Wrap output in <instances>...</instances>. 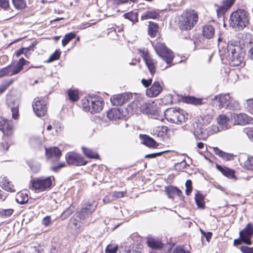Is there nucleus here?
<instances>
[{"label": "nucleus", "instance_id": "57", "mask_svg": "<svg viewBox=\"0 0 253 253\" xmlns=\"http://www.w3.org/2000/svg\"><path fill=\"white\" fill-rule=\"evenodd\" d=\"M66 164L64 162L61 163L56 166L52 167L51 169L55 172H57L60 169L64 167Z\"/></svg>", "mask_w": 253, "mask_h": 253}, {"label": "nucleus", "instance_id": "31", "mask_svg": "<svg viewBox=\"0 0 253 253\" xmlns=\"http://www.w3.org/2000/svg\"><path fill=\"white\" fill-rule=\"evenodd\" d=\"M216 168L225 176L230 178H234L235 177V171L233 170L225 167H223L218 164H216Z\"/></svg>", "mask_w": 253, "mask_h": 253}, {"label": "nucleus", "instance_id": "64", "mask_svg": "<svg viewBox=\"0 0 253 253\" xmlns=\"http://www.w3.org/2000/svg\"><path fill=\"white\" fill-rule=\"evenodd\" d=\"M26 51V49L25 48H21L19 50H17L15 52V55L16 57H19L21 54H23L24 53V51Z\"/></svg>", "mask_w": 253, "mask_h": 253}, {"label": "nucleus", "instance_id": "45", "mask_svg": "<svg viewBox=\"0 0 253 253\" xmlns=\"http://www.w3.org/2000/svg\"><path fill=\"white\" fill-rule=\"evenodd\" d=\"M138 13L136 11H131L127 12V19L131 22L132 25L138 21Z\"/></svg>", "mask_w": 253, "mask_h": 253}, {"label": "nucleus", "instance_id": "46", "mask_svg": "<svg viewBox=\"0 0 253 253\" xmlns=\"http://www.w3.org/2000/svg\"><path fill=\"white\" fill-rule=\"evenodd\" d=\"M9 146L10 145L8 144L7 140L6 139H3L2 141L0 142V154H4L8 150Z\"/></svg>", "mask_w": 253, "mask_h": 253}, {"label": "nucleus", "instance_id": "7", "mask_svg": "<svg viewBox=\"0 0 253 253\" xmlns=\"http://www.w3.org/2000/svg\"><path fill=\"white\" fill-rule=\"evenodd\" d=\"M198 19V13L196 11L191 10L184 11L179 21V27L181 30H190L196 24Z\"/></svg>", "mask_w": 253, "mask_h": 253}, {"label": "nucleus", "instance_id": "30", "mask_svg": "<svg viewBox=\"0 0 253 253\" xmlns=\"http://www.w3.org/2000/svg\"><path fill=\"white\" fill-rule=\"evenodd\" d=\"M45 154L48 158H50L54 156L56 159L58 160L62 154L61 150L56 147L50 148L48 149H45Z\"/></svg>", "mask_w": 253, "mask_h": 253}, {"label": "nucleus", "instance_id": "49", "mask_svg": "<svg viewBox=\"0 0 253 253\" xmlns=\"http://www.w3.org/2000/svg\"><path fill=\"white\" fill-rule=\"evenodd\" d=\"M61 54L60 50L56 49L55 52L52 53L48 59V62H52L59 59Z\"/></svg>", "mask_w": 253, "mask_h": 253}, {"label": "nucleus", "instance_id": "14", "mask_svg": "<svg viewBox=\"0 0 253 253\" xmlns=\"http://www.w3.org/2000/svg\"><path fill=\"white\" fill-rule=\"evenodd\" d=\"M6 102L8 107L11 109L12 118L18 119L19 117V99L11 95L8 96L6 98Z\"/></svg>", "mask_w": 253, "mask_h": 253}, {"label": "nucleus", "instance_id": "6", "mask_svg": "<svg viewBox=\"0 0 253 253\" xmlns=\"http://www.w3.org/2000/svg\"><path fill=\"white\" fill-rule=\"evenodd\" d=\"M96 206L97 204L95 202L91 203L85 202L83 203L80 210L70 219V222L73 223L75 227L79 228L80 226L78 224L79 220L76 219V217L79 218L80 220L86 219L95 210Z\"/></svg>", "mask_w": 253, "mask_h": 253}, {"label": "nucleus", "instance_id": "8", "mask_svg": "<svg viewBox=\"0 0 253 253\" xmlns=\"http://www.w3.org/2000/svg\"><path fill=\"white\" fill-rule=\"evenodd\" d=\"M165 118L169 122L182 124L187 120L188 114L179 108H169L165 111Z\"/></svg>", "mask_w": 253, "mask_h": 253}, {"label": "nucleus", "instance_id": "38", "mask_svg": "<svg viewBox=\"0 0 253 253\" xmlns=\"http://www.w3.org/2000/svg\"><path fill=\"white\" fill-rule=\"evenodd\" d=\"M68 96L69 99L72 102H76L79 99V93L77 90L68 89Z\"/></svg>", "mask_w": 253, "mask_h": 253}, {"label": "nucleus", "instance_id": "25", "mask_svg": "<svg viewBox=\"0 0 253 253\" xmlns=\"http://www.w3.org/2000/svg\"><path fill=\"white\" fill-rule=\"evenodd\" d=\"M118 249L120 253H126V247L125 244L124 246L121 245L119 249L118 245H108L105 249V252L106 253H116Z\"/></svg>", "mask_w": 253, "mask_h": 253}, {"label": "nucleus", "instance_id": "9", "mask_svg": "<svg viewBox=\"0 0 253 253\" xmlns=\"http://www.w3.org/2000/svg\"><path fill=\"white\" fill-rule=\"evenodd\" d=\"M212 120V115L209 113H203L197 117L193 124V133L195 137L200 133H202L203 130L207 128Z\"/></svg>", "mask_w": 253, "mask_h": 253}, {"label": "nucleus", "instance_id": "33", "mask_svg": "<svg viewBox=\"0 0 253 253\" xmlns=\"http://www.w3.org/2000/svg\"><path fill=\"white\" fill-rule=\"evenodd\" d=\"M160 17L159 12L156 10H148L143 13L141 15V19H147L149 18L157 19Z\"/></svg>", "mask_w": 253, "mask_h": 253}, {"label": "nucleus", "instance_id": "4", "mask_svg": "<svg viewBox=\"0 0 253 253\" xmlns=\"http://www.w3.org/2000/svg\"><path fill=\"white\" fill-rule=\"evenodd\" d=\"M249 23V13L245 10L238 9L231 14L229 25L237 30L243 29Z\"/></svg>", "mask_w": 253, "mask_h": 253}, {"label": "nucleus", "instance_id": "18", "mask_svg": "<svg viewBox=\"0 0 253 253\" xmlns=\"http://www.w3.org/2000/svg\"><path fill=\"white\" fill-rule=\"evenodd\" d=\"M0 130L4 135H11L13 133L12 125L9 121L2 117H0Z\"/></svg>", "mask_w": 253, "mask_h": 253}, {"label": "nucleus", "instance_id": "15", "mask_svg": "<svg viewBox=\"0 0 253 253\" xmlns=\"http://www.w3.org/2000/svg\"><path fill=\"white\" fill-rule=\"evenodd\" d=\"M253 235V225L250 223H248L246 227L239 233L240 237L241 238L243 243L249 245L252 244L251 240Z\"/></svg>", "mask_w": 253, "mask_h": 253}, {"label": "nucleus", "instance_id": "20", "mask_svg": "<svg viewBox=\"0 0 253 253\" xmlns=\"http://www.w3.org/2000/svg\"><path fill=\"white\" fill-rule=\"evenodd\" d=\"M162 90V87L159 82H155L151 87L146 91V95L149 97H155L158 95Z\"/></svg>", "mask_w": 253, "mask_h": 253}, {"label": "nucleus", "instance_id": "61", "mask_svg": "<svg viewBox=\"0 0 253 253\" xmlns=\"http://www.w3.org/2000/svg\"><path fill=\"white\" fill-rule=\"evenodd\" d=\"M173 253H190L189 251H185L180 246L177 247L173 251Z\"/></svg>", "mask_w": 253, "mask_h": 253}, {"label": "nucleus", "instance_id": "42", "mask_svg": "<svg viewBox=\"0 0 253 253\" xmlns=\"http://www.w3.org/2000/svg\"><path fill=\"white\" fill-rule=\"evenodd\" d=\"M75 208L73 205H71L68 208L64 211L60 215L62 220L67 219L75 211Z\"/></svg>", "mask_w": 253, "mask_h": 253}, {"label": "nucleus", "instance_id": "52", "mask_svg": "<svg viewBox=\"0 0 253 253\" xmlns=\"http://www.w3.org/2000/svg\"><path fill=\"white\" fill-rule=\"evenodd\" d=\"M235 0H224L222 4L225 6L228 9H229L234 4Z\"/></svg>", "mask_w": 253, "mask_h": 253}, {"label": "nucleus", "instance_id": "2", "mask_svg": "<svg viewBox=\"0 0 253 253\" xmlns=\"http://www.w3.org/2000/svg\"><path fill=\"white\" fill-rule=\"evenodd\" d=\"M239 42L230 41L227 45L225 57L232 66H238L243 60V53L241 51Z\"/></svg>", "mask_w": 253, "mask_h": 253}, {"label": "nucleus", "instance_id": "54", "mask_svg": "<svg viewBox=\"0 0 253 253\" xmlns=\"http://www.w3.org/2000/svg\"><path fill=\"white\" fill-rule=\"evenodd\" d=\"M165 152V151H163V152H158V153H154L147 154L145 156V158H150V159L155 158L157 156H160L162 155Z\"/></svg>", "mask_w": 253, "mask_h": 253}, {"label": "nucleus", "instance_id": "11", "mask_svg": "<svg viewBox=\"0 0 253 253\" xmlns=\"http://www.w3.org/2000/svg\"><path fill=\"white\" fill-rule=\"evenodd\" d=\"M65 159L68 165L76 167L84 166L87 163L81 154L73 151L68 152Z\"/></svg>", "mask_w": 253, "mask_h": 253}, {"label": "nucleus", "instance_id": "17", "mask_svg": "<svg viewBox=\"0 0 253 253\" xmlns=\"http://www.w3.org/2000/svg\"><path fill=\"white\" fill-rule=\"evenodd\" d=\"M231 120L235 125H245L250 123L251 118L244 113H233L231 114Z\"/></svg>", "mask_w": 253, "mask_h": 253}, {"label": "nucleus", "instance_id": "44", "mask_svg": "<svg viewBox=\"0 0 253 253\" xmlns=\"http://www.w3.org/2000/svg\"><path fill=\"white\" fill-rule=\"evenodd\" d=\"M12 3L16 9L22 10L26 7L25 0H12Z\"/></svg>", "mask_w": 253, "mask_h": 253}, {"label": "nucleus", "instance_id": "53", "mask_svg": "<svg viewBox=\"0 0 253 253\" xmlns=\"http://www.w3.org/2000/svg\"><path fill=\"white\" fill-rule=\"evenodd\" d=\"M240 250L243 253H253V248H250L247 246L241 247Z\"/></svg>", "mask_w": 253, "mask_h": 253}, {"label": "nucleus", "instance_id": "51", "mask_svg": "<svg viewBox=\"0 0 253 253\" xmlns=\"http://www.w3.org/2000/svg\"><path fill=\"white\" fill-rule=\"evenodd\" d=\"M14 211L12 209L2 210L0 212L6 217H9L13 213Z\"/></svg>", "mask_w": 253, "mask_h": 253}, {"label": "nucleus", "instance_id": "32", "mask_svg": "<svg viewBox=\"0 0 253 253\" xmlns=\"http://www.w3.org/2000/svg\"><path fill=\"white\" fill-rule=\"evenodd\" d=\"M229 119L225 115H219L217 118V122L221 129H227L229 128L228 122Z\"/></svg>", "mask_w": 253, "mask_h": 253}, {"label": "nucleus", "instance_id": "1", "mask_svg": "<svg viewBox=\"0 0 253 253\" xmlns=\"http://www.w3.org/2000/svg\"><path fill=\"white\" fill-rule=\"evenodd\" d=\"M130 99L133 100L127 105V114H138L139 112L151 115H155L157 114V107L155 102L152 101L144 103L142 95L127 93V102Z\"/></svg>", "mask_w": 253, "mask_h": 253}, {"label": "nucleus", "instance_id": "58", "mask_svg": "<svg viewBox=\"0 0 253 253\" xmlns=\"http://www.w3.org/2000/svg\"><path fill=\"white\" fill-rule=\"evenodd\" d=\"M9 6L8 0H0V7L6 9Z\"/></svg>", "mask_w": 253, "mask_h": 253}, {"label": "nucleus", "instance_id": "41", "mask_svg": "<svg viewBox=\"0 0 253 253\" xmlns=\"http://www.w3.org/2000/svg\"><path fill=\"white\" fill-rule=\"evenodd\" d=\"M195 200L199 208H203L204 207L205 202L204 196L199 192H197L195 195Z\"/></svg>", "mask_w": 253, "mask_h": 253}, {"label": "nucleus", "instance_id": "24", "mask_svg": "<svg viewBox=\"0 0 253 253\" xmlns=\"http://www.w3.org/2000/svg\"><path fill=\"white\" fill-rule=\"evenodd\" d=\"M126 193L125 192L117 191L109 193V194L105 196L103 199V202L105 204L109 203L111 202L116 200L118 198L124 197L126 195Z\"/></svg>", "mask_w": 253, "mask_h": 253}, {"label": "nucleus", "instance_id": "40", "mask_svg": "<svg viewBox=\"0 0 253 253\" xmlns=\"http://www.w3.org/2000/svg\"><path fill=\"white\" fill-rule=\"evenodd\" d=\"M29 167L31 170L34 173H37L40 170L41 166L40 164L33 160H30L27 162Z\"/></svg>", "mask_w": 253, "mask_h": 253}, {"label": "nucleus", "instance_id": "21", "mask_svg": "<svg viewBox=\"0 0 253 253\" xmlns=\"http://www.w3.org/2000/svg\"><path fill=\"white\" fill-rule=\"evenodd\" d=\"M148 246L154 250H160L164 248V252L167 251V247H165V245L160 241L154 238H149L147 241ZM168 248H170L168 247Z\"/></svg>", "mask_w": 253, "mask_h": 253}, {"label": "nucleus", "instance_id": "56", "mask_svg": "<svg viewBox=\"0 0 253 253\" xmlns=\"http://www.w3.org/2000/svg\"><path fill=\"white\" fill-rule=\"evenodd\" d=\"M51 223V218L49 216H46L44 217L42 220V223L45 226H49Z\"/></svg>", "mask_w": 253, "mask_h": 253}, {"label": "nucleus", "instance_id": "26", "mask_svg": "<svg viewBox=\"0 0 253 253\" xmlns=\"http://www.w3.org/2000/svg\"><path fill=\"white\" fill-rule=\"evenodd\" d=\"M169 198L173 199L174 196H177L179 197H181L182 192L181 190L177 189L176 187L169 186L166 188L165 190Z\"/></svg>", "mask_w": 253, "mask_h": 253}, {"label": "nucleus", "instance_id": "10", "mask_svg": "<svg viewBox=\"0 0 253 253\" xmlns=\"http://www.w3.org/2000/svg\"><path fill=\"white\" fill-rule=\"evenodd\" d=\"M155 49L158 55H159L167 64L170 65L174 58L172 51L168 48L165 43L158 42L156 44Z\"/></svg>", "mask_w": 253, "mask_h": 253}, {"label": "nucleus", "instance_id": "19", "mask_svg": "<svg viewBox=\"0 0 253 253\" xmlns=\"http://www.w3.org/2000/svg\"><path fill=\"white\" fill-rule=\"evenodd\" d=\"M220 130H221L217 126L212 125L204 129L202 131V133H200L196 137L199 140H206L210 135L216 133Z\"/></svg>", "mask_w": 253, "mask_h": 253}, {"label": "nucleus", "instance_id": "29", "mask_svg": "<svg viewBox=\"0 0 253 253\" xmlns=\"http://www.w3.org/2000/svg\"><path fill=\"white\" fill-rule=\"evenodd\" d=\"M215 30L214 27L210 24L203 26L202 28V34L204 37L208 39L212 38L214 35Z\"/></svg>", "mask_w": 253, "mask_h": 253}, {"label": "nucleus", "instance_id": "5", "mask_svg": "<svg viewBox=\"0 0 253 253\" xmlns=\"http://www.w3.org/2000/svg\"><path fill=\"white\" fill-rule=\"evenodd\" d=\"M54 177L53 176L33 178L30 181V188L33 189L36 192L48 191L54 186Z\"/></svg>", "mask_w": 253, "mask_h": 253}, {"label": "nucleus", "instance_id": "62", "mask_svg": "<svg viewBox=\"0 0 253 253\" xmlns=\"http://www.w3.org/2000/svg\"><path fill=\"white\" fill-rule=\"evenodd\" d=\"M244 131L250 139L253 141V128L251 129H246Z\"/></svg>", "mask_w": 253, "mask_h": 253}, {"label": "nucleus", "instance_id": "37", "mask_svg": "<svg viewBox=\"0 0 253 253\" xmlns=\"http://www.w3.org/2000/svg\"><path fill=\"white\" fill-rule=\"evenodd\" d=\"M82 149L84 154L88 158L98 159L99 157L97 153H94L91 149L84 146L82 147Z\"/></svg>", "mask_w": 253, "mask_h": 253}, {"label": "nucleus", "instance_id": "27", "mask_svg": "<svg viewBox=\"0 0 253 253\" xmlns=\"http://www.w3.org/2000/svg\"><path fill=\"white\" fill-rule=\"evenodd\" d=\"M110 101L113 105L122 106L126 101L125 93H120L113 95L110 98Z\"/></svg>", "mask_w": 253, "mask_h": 253}, {"label": "nucleus", "instance_id": "63", "mask_svg": "<svg viewBox=\"0 0 253 253\" xmlns=\"http://www.w3.org/2000/svg\"><path fill=\"white\" fill-rule=\"evenodd\" d=\"M141 83L145 87H148L151 84L152 80H145L143 79L141 80Z\"/></svg>", "mask_w": 253, "mask_h": 253}, {"label": "nucleus", "instance_id": "23", "mask_svg": "<svg viewBox=\"0 0 253 253\" xmlns=\"http://www.w3.org/2000/svg\"><path fill=\"white\" fill-rule=\"evenodd\" d=\"M143 57L150 73L153 75L156 70L155 60L149 57L148 53L143 52Z\"/></svg>", "mask_w": 253, "mask_h": 253}, {"label": "nucleus", "instance_id": "35", "mask_svg": "<svg viewBox=\"0 0 253 253\" xmlns=\"http://www.w3.org/2000/svg\"><path fill=\"white\" fill-rule=\"evenodd\" d=\"M15 200L17 203L21 205L26 204L29 200L28 195L26 193L19 192L17 193Z\"/></svg>", "mask_w": 253, "mask_h": 253}, {"label": "nucleus", "instance_id": "47", "mask_svg": "<svg viewBox=\"0 0 253 253\" xmlns=\"http://www.w3.org/2000/svg\"><path fill=\"white\" fill-rule=\"evenodd\" d=\"M215 6L217 7L216 11L217 12V15L218 17H220L224 15V14L228 10V9L225 6H224L223 4H222V5L221 6L215 4Z\"/></svg>", "mask_w": 253, "mask_h": 253}, {"label": "nucleus", "instance_id": "13", "mask_svg": "<svg viewBox=\"0 0 253 253\" xmlns=\"http://www.w3.org/2000/svg\"><path fill=\"white\" fill-rule=\"evenodd\" d=\"M45 101L42 98L35 99L32 106L36 115L39 117L44 116L47 112V107Z\"/></svg>", "mask_w": 253, "mask_h": 253}, {"label": "nucleus", "instance_id": "39", "mask_svg": "<svg viewBox=\"0 0 253 253\" xmlns=\"http://www.w3.org/2000/svg\"><path fill=\"white\" fill-rule=\"evenodd\" d=\"M183 102L186 103L200 105L202 103V100L193 96H186L183 98Z\"/></svg>", "mask_w": 253, "mask_h": 253}, {"label": "nucleus", "instance_id": "36", "mask_svg": "<svg viewBox=\"0 0 253 253\" xmlns=\"http://www.w3.org/2000/svg\"><path fill=\"white\" fill-rule=\"evenodd\" d=\"M159 26L157 24L153 22H149L148 26V34L151 37L156 36L158 31Z\"/></svg>", "mask_w": 253, "mask_h": 253}, {"label": "nucleus", "instance_id": "3", "mask_svg": "<svg viewBox=\"0 0 253 253\" xmlns=\"http://www.w3.org/2000/svg\"><path fill=\"white\" fill-rule=\"evenodd\" d=\"M82 102L83 110L91 114L100 112L102 110L104 104L102 97L94 95L85 96L82 99Z\"/></svg>", "mask_w": 253, "mask_h": 253}, {"label": "nucleus", "instance_id": "34", "mask_svg": "<svg viewBox=\"0 0 253 253\" xmlns=\"http://www.w3.org/2000/svg\"><path fill=\"white\" fill-rule=\"evenodd\" d=\"M2 188L7 191L11 192H15V190L14 188V186L9 182L6 177H3L2 181L1 182Z\"/></svg>", "mask_w": 253, "mask_h": 253}, {"label": "nucleus", "instance_id": "55", "mask_svg": "<svg viewBox=\"0 0 253 253\" xmlns=\"http://www.w3.org/2000/svg\"><path fill=\"white\" fill-rule=\"evenodd\" d=\"M233 155L231 154H228L227 153H225L224 152H223V154H222L221 157L224 160H225L226 161H230L233 159Z\"/></svg>", "mask_w": 253, "mask_h": 253}, {"label": "nucleus", "instance_id": "12", "mask_svg": "<svg viewBox=\"0 0 253 253\" xmlns=\"http://www.w3.org/2000/svg\"><path fill=\"white\" fill-rule=\"evenodd\" d=\"M233 98H231L229 94L217 95L212 100V104L216 108L219 109L224 106L228 107L231 105Z\"/></svg>", "mask_w": 253, "mask_h": 253}, {"label": "nucleus", "instance_id": "48", "mask_svg": "<svg viewBox=\"0 0 253 253\" xmlns=\"http://www.w3.org/2000/svg\"><path fill=\"white\" fill-rule=\"evenodd\" d=\"M245 169L248 170H253V157H249L244 163Z\"/></svg>", "mask_w": 253, "mask_h": 253}, {"label": "nucleus", "instance_id": "22", "mask_svg": "<svg viewBox=\"0 0 253 253\" xmlns=\"http://www.w3.org/2000/svg\"><path fill=\"white\" fill-rule=\"evenodd\" d=\"M123 111L120 108H112L108 111L107 116L109 120L120 119L123 116Z\"/></svg>", "mask_w": 253, "mask_h": 253}, {"label": "nucleus", "instance_id": "28", "mask_svg": "<svg viewBox=\"0 0 253 253\" xmlns=\"http://www.w3.org/2000/svg\"><path fill=\"white\" fill-rule=\"evenodd\" d=\"M140 137L142 140V143L148 147L155 148L158 145L157 142L152 138L147 135L140 134Z\"/></svg>", "mask_w": 253, "mask_h": 253}, {"label": "nucleus", "instance_id": "60", "mask_svg": "<svg viewBox=\"0 0 253 253\" xmlns=\"http://www.w3.org/2000/svg\"><path fill=\"white\" fill-rule=\"evenodd\" d=\"M3 76H9L6 67L0 69V78Z\"/></svg>", "mask_w": 253, "mask_h": 253}, {"label": "nucleus", "instance_id": "16", "mask_svg": "<svg viewBox=\"0 0 253 253\" xmlns=\"http://www.w3.org/2000/svg\"><path fill=\"white\" fill-rule=\"evenodd\" d=\"M28 61L23 57L19 59L15 65L10 64L6 66L9 76H12L19 73L23 69L24 66Z\"/></svg>", "mask_w": 253, "mask_h": 253}, {"label": "nucleus", "instance_id": "59", "mask_svg": "<svg viewBox=\"0 0 253 253\" xmlns=\"http://www.w3.org/2000/svg\"><path fill=\"white\" fill-rule=\"evenodd\" d=\"M228 108L232 109H237L239 108V104L238 101L233 99L231 105H228Z\"/></svg>", "mask_w": 253, "mask_h": 253}, {"label": "nucleus", "instance_id": "43", "mask_svg": "<svg viewBox=\"0 0 253 253\" xmlns=\"http://www.w3.org/2000/svg\"><path fill=\"white\" fill-rule=\"evenodd\" d=\"M75 32H71L66 34L62 40V44L63 46L66 45L71 40L76 37Z\"/></svg>", "mask_w": 253, "mask_h": 253}, {"label": "nucleus", "instance_id": "50", "mask_svg": "<svg viewBox=\"0 0 253 253\" xmlns=\"http://www.w3.org/2000/svg\"><path fill=\"white\" fill-rule=\"evenodd\" d=\"M186 190L185 193L187 195H189L192 190V181L190 180H187L185 182Z\"/></svg>", "mask_w": 253, "mask_h": 253}]
</instances>
